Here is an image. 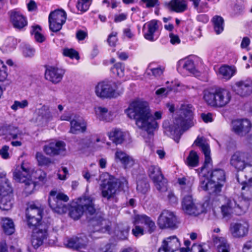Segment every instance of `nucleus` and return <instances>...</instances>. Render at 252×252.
Masks as SVG:
<instances>
[{
	"label": "nucleus",
	"mask_w": 252,
	"mask_h": 252,
	"mask_svg": "<svg viewBox=\"0 0 252 252\" xmlns=\"http://www.w3.org/2000/svg\"><path fill=\"white\" fill-rule=\"evenodd\" d=\"M65 150V143L62 141L52 140L46 143L43 147L44 152L50 157L60 155Z\"/></svg>",
	"instance_id": "16"
},
{
	"label": "nucleus",
	"mask_w": 252,
	"mask_h": 252,
	"mask_svg": "<svg viewBox=\"0 0 252 252\" xmlns=\"http://www.w3.org/2000/svg\"><path fill=\"white\" fill-rule=\"evenodd\" d=\"M194 143L200 147H201L203 153L205 156V164L212 162V159L210 157V150L208 144L204 142L202 137H197L195 140Z\"/></svg>",
	"instance_id": "36"
},
{
	"label": "nucleus",
	"mask_w": 252,
	"mask_h": 252,
	"mask_svg": "<svg viewBox=\"0 0 252 252\" xmlns=\"http://www.w3.org/2000/svg\"><path fill=\"white\" fill-rule=\"evenodd\" d=\"M109 139L116 145L122 144L124 140L126 133L120 129L115 128L108 133Z\"/></svg>",
	"instance_id": "37"
},
{
	"label": "nucleus",
	"mask_w": 252,
	"mask_h": 252,
	"mask_svg": "<svg viewBox=\"0 0 252 252\" xmlns=\"http://www.w3.org/2000/svg\"><path fill=\"white\" fill-rule=\"evenodd\" d=\"M91 4V0H76V7L78 10L84 13L87 11Z\"/></svg>",
	"instance_id": "51"
},
{
	"label": "nucleus",
	"mask_w": 252,
	"mask_h": 252,
	"mask_svg": "<svg viewBox=\"0 0 252 252\" xmlns=\"http://www.w3.org/2000/svg\"><path fill=\"white\" fill-rule=\"evenodd\" d=\"M64 73V71L61 68L49 66L46 69L45 77L47 80L56 84L62 80Z\"/></svg>",
	"instance_id": "23"
},
{
	"label": "nucleus",
	"mask_w": 252,
	"mask_h": 252,
	"mask_svg": "<svg viewBox=\"0 0 252 252\" xmlns=\"http://www.w3.org/2000/svg\"><path fill=\"white\" fill-rule=\"evenodd\" d=\"M190 252H206V250L201 245L193 244Z\"/></svg>",
	"instance_id": "64"
},
{
	"label": "nucleus",
	"mask_w": 252,
	"mask_h": 252,
	"mask_svg": "<svg viewBox=\"0 0 252 252\" xmlns=\"http://www.w3.org/2000/svg\"><path fill=\"white\" fill-rule=\"evenodd\" d=\"M13 201L12 188L8 180L4 178L3 183L0 185V209L4 211L10 210Z\"/></svg>",
	"instance_id": "12"
},
{
	"label": "nucleus",
	"mask_w": 252,
	"mask_h": 252,
	"mask_svg": "<svg viewBox=\"0 0 252 252\" xmlns=\"http://www.w3.org/2000/svg\"><path fill=\"white\" fill-rule=\"evenodd\" d=\"M8 13L10 22L14 28L21 30L27 26V18L19 10L17 9L11 10Z\"/></svg>",
	"instance_id": "20"
},
{
	"label": "nucleus",
	"mask_w": 252,
	"mask_h": 252,
	"mask_svg": "<svg viewBox=\"0 0 252 252\" xmlns=\"http://www.w3.org/2000/svg\"><path fill=\"white\" fill-rule=\"evenodd\" d=\"M155 65L154 63H150L146 69L145 74L150 75L152 73L155 77H160L163 74L165 68L160 65L155 66Z\"/></svg>",
	"instance_id": "42"
},
{
	"label": "nucleus",
	"mask_w": 252,
	"mask_h": 252,
	"mask_svg": "<svg viewBox=\"0 0 252 252\" xmlns=\"http://www.w3.org/2000/svg\"><path fill=\"white\" fill-rule=\"evenodd\" d=\"M204 204L195 203L194 202L187 206V208H183L184 212L189 215L197 216L205 212Z\"/></svg>",
	"instance_id": "35"
},
{
	"label": "nucleus",
	"mask_w": 252,
	"mask_h": 252,
	"mask_svg": "<svg viewBox=\"0 0 252 252\" xmlns=\"http://www.w3.org/2000/svg\"><path fill=\"white\" fill-rule=\"evenodd\" d=\"M66 19V14L63 10H56L49 15L50 30L53 32H57L62 28Z\"/></svg>",
	"instance_id": "14"
},
{
	"label": "nucleus",
	"mask_w": 252,
	"mask_h": 252,
	"mask_svg": "<svg viewBox=\"0 0 252 252\" xmlns=\"http://www.w3.org/2000/svg\"><path fill=\"white\" fill-rule=\"evenodd\" d=\"M1 226L3 232L6 235H11L15 232V229L14 222L9 218H1Z\"/></svg>",
	"instance_id": "40"
},
{
	"label": "nucleus",
	"mask_w": 252,
	"mask_h": 252,
	"mask_svg": "<svg viewBox=\"0 0 252 252\" xmlns=\"http://www.w3.org/2000/svg\"><path fill=\"white\" fill-rule=\"evenodd\" d=\"M212 166V162L207 163L206 164L204 162L203 166L197 169H196V172H197L199 177V188L200 189L207 191L208 193L212 195H218L217 191L211 192L213 191V189H215L214 183H212L209 177V171L208 170Z\"/></svg>",
	"instance_id": "10"
},
{
	"label": "nucleus",
	"mask_w": 252,
	"mask_h": 252,
	"mask_svg": "<svg viewBox=\"0 0 252 252\" xmlns=\"http://www.w3.org/2000/svg\"><path fill=\"white\" fill-rule=\"evenodd\" d=\"M169 202L172 205H176L178 203V198L172 191H169L167 195Z\"/></svg>",
	"instance_id": "63"
},
{
	"label": "nucleus",
	"mask_w": 252,
	"mask_h": 252,
	"mask_svg": "<svg viewBox=\"0 0 252 252\" xmlns=\"http://www.w3.org/2000/svg\"><path fill=\"white\" fill-rule=\"evenodd\" d=\"M125 66L121 63H118L113 65L111 68V72L115 76L122 77L124 76Z\"/></svg>",
	"instance_id": "50"
},
{
	"label": "nucleus",
	"mask_w": 252,
	"mask_h": 252,
	"mask_svg": "<svg viewBox=\"0 0 252 252\" xmlns=\"http://www.w3.org/2000/svg\"><path fill=\"white\" fill-rule=\"evenodd\" d=\"M16 40L12 37H8L5 40L0 49L3 53H6L13 51L16 48Z\"/></svg>",
	"instance_id": "44"
},
{
	"label": "nucleus",
	"mask_w": 252,
	"mask_h": 252,
	"mask_svg": "<svg viewBox=\"0 0 252 252\" xmlns=\"http://www.w3.org/2000/svg\"><path fill=\"white\" fill-rule=\"evenodd\" d=\"M239 207L234 200L229 199L226 204L222 205L221 212L223 217H229L232 213L233 209Z\"/></svg>",
	"instance_id": "43"
},
{
	"label": "nucleus",
	"mask_w": 252,
	"mask_h": 252,
	"mask_svg": "<svg viewBox=\"0 0 252 252\" xmlns=\"http://www.w3.org/2000/svg\"><path fill=\"white\" fill-rule=\"evenodd\" d=\"M95 198L93 196L85 195L80 198L81 204L72 206L69 209V216L74 220L79 219L85 213L87 217L92 216L96 213L94 205Z\"/></svg>",
	"instance_id": "4"
},
{
	"label": "nucleus",
	"mask_w": 252,
	"mask_h": 252,
	"mask_svg": "<svg viewBox=\"0 0 252 252\" xmlns=\"http://www.w3.org/2000/svg\"><path fill=\"white\" fill-rule=\"evenodd\" d=\"M70 128L69 132L73 134L84 132L87 129L86 122L83 120H80L76 116L70 121Z\"/></svg>",
	"instance_id": "27"
},
{
	"label": "nucleus",
	"mask_w": 252,
	"mask_h": 252,
	"mask_svg": "<svg viewBox=\"0 0 252 252\" xmlns=\"http://www.w3.org/2000/svg\"><path fill=\"white\" fill-rule=\"evenodd\" d=\"M249 163L247 153L241 152L234 153L230 159V164L237 171H243Z\"/></svg>",
	"instance_id": "17"
},
{
	"label": "nucleus",
	"mask_w": 252,
	"mask_h": 252,
	"mask_svg": "<svg viewBox=\"0 0 252 252\" xmlns=\"http://www.w3.org/2000/svg\"><path fill=\"white\" fill-rule=\"evenodd\" d=\"M110 227L106 224V220L100 214H96L89 221L88 231L90 236L92 238H97L99 236H95V233H105L110 230Z\"/></svg>",
	"instance_id": "13"
},
{
	"label": "nucleus",
	"mask_w": 252,
	"mask_h": 252,
	"mask_svg": "<svg viewBox=\"0 0 252 252\" xmlns=\"http://www.w3.org/2000/svg\"><path fill=\"white\" fill-rule=\"evenodd\" d=\"M233 90L241 96L250 95L252 94V79L247 78L236 82L233 86Z\"/></svg>",
	"instance_id": "21"
},
{
	"label": "nucleus",
	"mask_w": 252,
	"mask_h": 252,
	"mask_svg": "<svg viewBox=\"0 0 252 252\" xmlns=\"http://www.w3.org/2000/svg\"><path fill=\"white\" fill-rule=\"evenodd\" d=\"M125 111L130 119L135 120V124L139 128L146 131L149 134H153L158 127L156 120L161 118V112L160 111L156 112L155 117H153L146 101H133Z\"/></svg>",
	"instance_id": "1"
},
{
	"label": "nucleus",
	"mask_w": 252,
	"mask_h": 252,
	"mask_svg": "<svg viewBox=\"0 0 252 252\" xmlns=\"http://www.w3.org/2000/svg\"><path fill=\"white\" fill-rule=\"evenodd\" d=\"M161 243L172 252L178 251L181 246L179 239L176 236H170L163 239Z\"/></svg>",
	"instance_id": "33"
},
{
	"label": "nucleus",
	"mask_w": 252,
	"mask_h": 252,
	"mask_svg": "<svg viewBox=\"0 0 252 252\" xmlns=\"http://www.w3.org/2000/svg\"><path fill=\"white\" fill-rule=\"evenodd\" d=\"M230 232L232 236L236 238L242 237L248 233L249 225L247 223H236L230 227Z\"/></svg>",
	"instance_id": "29"
},
{
	"label": "nucleus",
	"mask_w": 252,
	"mask_h": 252,
	"mask_svg": "<svg viewBox=\"0 0 252 252\" xmlns=\"http://www.w3.org/2000/svg\"><path fill=\"white\" fill-rule=\"evenodd\" d=\"M68 200V197L63 193L51 190L49 193L48 203L50 208L55 212L62 214L69 210V206L65 204Z\"/></svg>",
	"instance_id": "8"
},
{
	"label": "nucleus",
	"mask_w": 252,
	"mask_h": 252,
	"mask_svg": "<svg viewBox=\"0 0 252 252\" xmlns=\"http://www.w3.org/2000/svg\"><path fill=\"white\" fill-rule=\"evenodd\" d=\"M182 195L183 197L182 201V208H187V206L194 202L191 195V187L189 186L183 189Z\"/></svg>",
	"instance_id": "39"
},
{
	"label": "nucleus",
	"mask_w": 252,
	"mask_h": 252,
	"mask_svg": "<svg viewBox=\"0 0 252 252\" xmlns=\"http://www.w3.org/2000/svg\"><path fill=\"white\" fill-rule=\"evenodd\" d=\"M193 110L191 104L182 105L172 124H170L168 120L163 122L165 134L178 143L183 133L194 125Z\"/></svg>",
	"instance_id": "2"
},
{
	"label": "nucleus",
	"mask_w": 252,
	"mask_h": 252,
	"mask_svg": "<svg viewBox=\"0 0 252 252\" xmlns=\"http://www.w3.org/2000/svg\"><path fill=\"white\" fill-rule=\"evenodd\" d=\"M29 105V102L27 100L24 99L21 101L15 100L14 101L13 104L11 105V108L13 110L16 111L18 109H24L27 107Z\"/></svg>",
	"instance_id": "53"
},
{
	"label": "nucleus",
	"mask_w": 252,
	"mask_h": 252,
	"mask_svg": "<svg viewBox=\"0 0 252 252\" xmlns=\"http://www.w3.org/2000/svg\"><path fill=\"white\" fill-rule=\"evenodd\" d=\"M231 93L222 88L207 89L203 91L205 102L213 107L222 108L229 104L231 99Z\"/></svg>",
	"instance_id": "3"
},
{
	"label": "nucleus",
	"mask_w": 252,
	"mask_h": 252,
	"mask_svg": "<svg viewBox=\"0 0 252 252\" xmlns=\"http://www.w3.org/2000/svg\"><path fill=\"white\" fill-rule=\"evenodd\" d=\"M209 177L212 183L215 185V190H211V192L217 191L219 194L225 181V175L224 171L221 169H215L211 172L209 173Z\"/></svg>",
	"instance_id": "18"
},
{
	"label": "nucleus",
	"mask_w": 252,
	"mask_h": 252,
	"mask_svg": "<svg viewBox=\"0 0 252 252\" xmlns=\"http://www.w3.org/2000/svg\"><path fill=\"white\" fill-rule=\"evenodd\" d=\"M41 28L40 26L36 25L32 27V30L31 31V33L34 35V38L36 41L38 42H43L45 38L44 36L41 33Z\"/></svg>",
	"instance_id": "49"
},
{
	"label": "nucleus",
	"mask_w": 252,
	"mask_h": 252,
	"mask_svg": "<svg viewBox=\"0 0 252 252\" xmlns=\"http://www.w3.org/2000/svg\"><path fill=\"white\" fill-rule=\"evenodd\" d=\"M165 5L171 11L177 13H182L188 8L187 2L185 0H171Z\"/></svg>",
	"instance_id": "28"
},
{
	"label": "nucleus",
	"mask_w": 252,
	"mask_h": 252,
	"mask_svg": "<svg viewBox=\"0 0 252 252\" xmlns=\"http://www.w3.org/2000/svg\"><path fill=\"white\" fill-rule=\"evenodd\" d=\"M182 69L188 71L195 76H199V72L196 68L194 62L191 59L180 60L177 63V69L179 72Z\"/></svg>",
	"instance_id": "24"
},
{
	"label": "nucleus",
	"mask_w": 252,
	"mask_h": 252,
	"mask_svg": "<svg viewBox=\"0 0 252 252\" xmlns=\"http://www.w3.org/2000/svg\"><path fill=\"white\" fill-rule=\"evenodd\" d=\"M236 72L235 67L227 65L220 66L219 69L218 75L226 80H229Z\"/></svg>",
	"instance_id": "38"
},
{
	"label": "nucleus",
	"mask_w": 252,
	"mask_h": 252,
	"mask_svg": "<svg viewBox=\"0 0 252 252\" xmlns=\"http://www.w3.org/2000/svg\"><path fill=\"white\" fill-rule=\"evenodd\" d=\"M9 146L7 145L2 146L0 149V155L2 158L8 159L9 158Z\"/></svg>",
	"instance_id": "61"
},
{
	"label": "nucleus",
	"mask_w": 252,
	"mask_h": 252,
	"mask_svg": "<svg viewBox=\"0 0 252 252\" xmlns=\"http://www.w3.org/2000/svg\"><path fill=\"white\" fill-rule=\"evenodd\" d=\"M35 113L37 119L42 123H47L53 120V116L47 105H43L41 107L36 109Z\"/></svg>",
	"instance_id": "30"
},
{
	"label": "nucleus",
	"mask_w": 252,
	"mask_h": 252,
	"mask_svg": "<svg viewBox=\"0 0 252 252\" xmlns=\"http://www.w3.org/2000/svg\"><path fill=\"white\" fill-rule=\"evenodd\" d=\"M133 223L134 228L132 229V233L135 237H139L144 234V229L141 225H146L148 232L150 234L154 232L156 228L155 222L150 217L144 214L135 215Z\"/></svg>",
	"instance_id": "9"
},
{
	"label": "nucleus",
	"mask_w": 252,
	"mask_h": 252,
	"mask_svg": "<svg viewBox=\"0 0 252 252\" xmlns=\"http://www.w3.org/2000/svg\"><path fill=\"white\" fill-rule=\"evenodd\" d=\"M42 216L34 217L33 218H27L29 227L33 229L32 236V244L34 249L42 245L44 240L47 236V228L40 224Z\"/></svg>",
	"instance_id": "5"
},
{
	"label": "nucleus",
	"mask_w": 252,
	"mask_h": 252,
	"mask_svg": "<svg viewBox=\"0 0 252 252\" xmlns=\"http://www.w3.org/2000/svg\"><path fill=\"white\" fill-rule=\"evenodd\" d=\"M140 4L149 8L159 5L158 0H140Z\"/></svg>",
	"instance_id": "56"
},
{
	"label": "nucleus",
	"mask_w": 252,
	"mask_h": 252,
	"mask_svg": "<svg viewBox=\"0 0 252 252\" xmlns=\"http://www.w3.org/2000/svg\"><path fill=\"white\" fill-rule=\"evenodd\" d=\"M212 22L214 25V28L217 34L220 33L223 31V18L220 16H215L212 19Z\"/></svg>",
	"instance_id": "47"
},
{
	"label": "nucleus",
	"mask_w": 252,
	"mask_h": 252,
	"mask_svg": "<svg viewBox=\"0 0 252 252\" xmlns=\"http://www.w3.org/2000/svg\"><path fill=\"white\" fill-rule=\"evenodd\" d=\"M147 173L156 189L160 192L167 189V181L164 178L161 168L157 165H150L148 167Z\"/></svg>",
	"instance_id": "11"
},
{
	"label": "nucleus",
	"mask_w": 252,
	"mask_h": 252,
	"mask_svg": "<svg viewBox=\"0 0 252 252\" xmlns=\"http://www.w3.org/2000/svg\"><path fill=\"white\" fill-rule=\"evenodd\" d=\"M8 76L6 66L3 62L0 60V81H4Z\"/></svg>",
	"instance_id": "58"
},
{
	"label": "nucleus",
	"mask_w": 252,
	"mask_h": 252,
	"mask_svg": "<svg viewBox=\"0 0 252 252\" xmlns=\"http://www.w3.org/2000/svg\"><path fill=\"white\" fill-rule=\"evenodd\" d=\"M148 30L144 33V37L150 41H154L157 37L155 38V33L158 29V21L153 20L147 23Z\"/></svg>",
	"instance_id": "32"
},
{
	"label": "nucleus",
	"mask_w": 252,
	"mask_h": 252,
	"mask_svg": "<svg viewBox=\"0 0 252 252\" xmlns=\"http://www.w3.org/2000/svg\"><path fill=\"white\" fill-rule=\"evenodd\" d=\"M106 176L107 178L102 180L100 185L101 195L108 201H112L113 203H116L118 201L116 196L118 188L117 179L109 174Z\"/></svg>",
	"instance_id": "7"
},
{
	"label": "nucleus",
	"mask_w": 252,
	"mask_h": 252,
	"mask_svg": "<svg viewBox=\"0 0 252 252\" xmlns=\"http://www.w3.org/2000/svg\"><path fill=\"white\" fill-rule=\"evenodd\" d=\"M158 224L161 229L166 228L175 229L177 228V218L173 212L164 210L158 217Z\"/></svg>",
	"instance_id": "15"
},
{
	"label": "nucleus",
	"mask_w": 252,
	"mask_h": 252,
	"mask_svg": "<svg viewBox=\"0 0 252 252\" xmlns=\"http://www.w3.org/2000/svg\"><path fill=\"white\" fill-rule=\"evenodd\" d=\"M172 88H168L166 89L165 88H161L158 89L156 91V94L157 95L162 96H166L168 94V92L172 90Z\"/></svg>",
	"instance_id": "62"
},
{
	"label": "nucleus",
	"mask_w": 252,
	"mask_h": 252,
	"mask_svg": "<svg viewBox=\"0 0 252 252\" xmlns=\"http://www.w3.org/2000/svg\"><path fill=\"white\" fill-rule=\"evenodd\" d=\"M115 158L116 161H120L126 169L130 168L134 164L132 158L122 150L116 151Z\"/></svg>",
	"instance_id": "26"
},
{
	"label": "nucleus",
	"mask_w": 252,
	"mask_h": 252,
	"mask_svg": "<svg viewBox=\"0 0 252 252\" xmlns=\"http://www.w3.org/2000/svg\"><path fill=\"white\" fill-rule=\"evenodd\" d=\"M63 54L64 56L68 57L71 59H76L78 60L79 58L78 52L73 49H64L63 50Z\"/></svg>",
	"instance_id": "57"
},
{
	"label": "nucleus",
	"mask_w": 252,
	"mask_h": 252,
	"mask_svg": "<svg viewBox=\"0 0 252 252\" xmlns=\"http://www.w3.org/2000/svg\"><path fill=\"white\" fill-rule=\"evenodd\" d=\"M136 190L138 193L145 194L150 190V185L146 178L138 179L137 181Z\"/></svg>",
	"instance_id": "46"
},
{
	"label": "nucleus",
	"mask_w": 252,
	"mask_h": 252,
	"mask_svg": "<svg viewBox=\"0 0 252 252\" xmlns=\"http://www.w3.org/2000/svg\"><path fill=\"white\" fill-rule=\"evenodd\" d=\"M220 244L218 246V251L219 252H229V245L227 243L226 239L221 238L219 240Z\"/></svg>",
	"instance_id": "55"
},
{
	"label": "nucleus",
	"mask_w": 252,
	"mask_h": 252,
	"mask_svg": "<svg viewBox=\"0 0 252 252\" xmlns=\"http://www.w3.org/2000/svg\"><path fill=\"white\" fill-rule=\"evenodd\" d=\"M43 208L37 202H32L28 205L26 209V218H33L34 217L42 216Z\"/></svg>",
	"instance_id": "31"
},
{
	"label": "nucleus",
	"mask_w": 252,
	"mask_h": 252,
	"mask_svg": "<svg viewBox=\"0 0 252 252\" xmlns=\"http://www.w3.org/2000/svg\"><path fill=\"white\" fill-rule=\"evenodd\" d=\"M245 169H246V174L245 176L246 179L248 180V182L244 181L241 183L239 181L238 177H237V181L243 185L242 187V190H244L246 188H248L249 189H250L252 188L251 183L252 182V165L249 162L248 166H246Z\"/></svg>",
	"instance_id": "41"
},
{
	"label": "nucleus",
	"mask_w": 252,
	"mask_h": 252,
	"mask_svg": "<svg viewBox=\"0 0 252 252\" xmlns=\"http://www.w3.org/2000/svg\"><path fill=\"white\" fill-rule=\"evenodd\" d=\"M23 54L26 57H32L34 55V50L30 45H25L23 47Z\"/></svg>",
	"instance_id": "59"
},
{
	"label": "nucleus",
	"mask_w": 252,
	"mask_h": 252,
	"mask_svg": "<svg viewBox=\"0 0 252 252\" xmlns=\"http://www.w3.org/2000/svg\"><path fill=\"white\" fill-rule=\"evenodd\" d=\"M36 158L40 165H47L51 163L50 159L44 156L40 152L36 153Z\"/></svg>",
	"instance_id": "54"
},
{
	"label": "nucleus",
	"mask_w": 252,
	"mask_h": 252,
	"mask_svg": "<svg viewBox=\"0 0 252 252\" xmlns=\"http://www.w3.org/2000/svg\"><path fill=\"white\" fill-rule=\"evenodd\" d=\"M95 93L100 97H112L115 94V89L109 81H103L98 83L95 87Z\"/></svg>",
	"instance_id": "22"
},
{
	"label": "nucleus",
	"mask_w": 252,
	"mask_h": 252,
	"mask_svg": "<svg viewBox=\"0 0 252 252\" xmlns=\"http://www.w3.org/2000/svg\"><path fill=\"white\" fill-rule=\"evenodd\" d=\"M186 164L189 167H196L199 164V157L196 152L191 151L186 161Z\"/></svg>",
	"instance_id": "48"
},
{
	"label": "nucleus",
	"mask_w": 252,
	"mask_h": 252,
	"mask_svg": "<svg viewBox=\"0 0 252 252\" xmlns=\"http://www.w3.org/2000/svg\"><path fill=\"white\" fill-rule=\"evenodd\" d=\"M32 176L43 184L47 181L46 173L41 169H38L35 172L32 171Z\"/></svg>",
	"instance_id": "52"
},
{
	"label": "nucleus",
	"mask_w": 252,
	"mask_h": 252,
	"mask_svg": "<svg viewBox=\"0 0 252 252\" xmlns=\"http://www.w3.org/2000/svg\"><path fill=\"white\" fill-rule=\"evenodd\" d=\"M13 179L17 182L25 184V192L30 194L34 190L36 184L32 180V171L29 166L22 163L18 166L13 173Z\"/></svg>",
	"instance_id": "6"
},
{
	"label": "nucleus",
	"mask_w": 252,
	"mask_h": 252,
	"mask_svg": "<svg viewBox=\"0 0 252 252\" xmlns=\"http://www.w3.org/2000/svg\"><path fill=\"white\" fill-rule=\"evenodd\" d=\"M97 117L102 121L109 122L111 120V116L106 108L99 106L95 108Z\"/></svg>",
	"instance_id": "45"
},
{
	"label": "nucleus",
	"mask_w": 252,
	"mask_h": 252,
	"mask_svg": "<svg viewBox=\"0 0 252 252\" xmlns=\"http://www.w3.org/2000/svg\"><path fill=\"white\" fill-rule=\"evenodd\" d=\"M3 133L2 136L3 139L6 141H9L11 139H16L18 138V136L20 135L19 130L16 127L8 126H5L2 129Z\"/></svg>",
	"instance_id": "34"
},
{
	"label": "nucleus",
	"mask_w": 252,
	"mask_h": 252,
	"mask_svg": "<svg viewBox=\"0 0 252 252\" xmlns=\"http://www.w3.org/2000/svg\"><path fill=\"white\" fill-rule=\"evenodd\" d=\"M252 128L251 122L247 119H236L232 121L233 131L240 136L248 134Z\"/></svg>",
	"instance_id": "19"
},
{
	"label": "nucleus",
	"mask_w": 252,
	"mask_h": 252,
	"mask_svg": "<svg viewBox=\"0 0 252 252\" xmlns=\"http://www.w3.org/2000/svg\"><path fill=\"white\" fill-rule=\"evenodd\" d=\"M117 35V33L116 32H112L109 35L107 42L110 46H115L116 45V42L118 40Z\"/></svg>",
	"instance_id": "60"
},
{
	"label": "nucleus",
	"mask_w": 252,
	"mask_h": 252,
	"mask_svg": "<svg viewBox=\"0 0 252 252\" xmlns=\"http://www.w3.org/2000/svg\"><path fill=\"white\" fill-rule=\"evenodd\" d=\"M87 244L88 240L86 236L80 235L70 238L67 241V245L69 248L81 251L86 247Z\"/></svg>",
	"instance_id": "25"
}]
</instances>
